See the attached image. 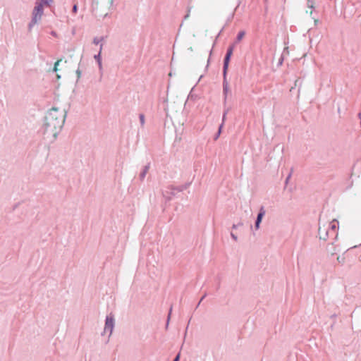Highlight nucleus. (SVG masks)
I'll list each match as a JSON object with an SVG mask.
<instances>
[{
  "instance_id": "1",
  "label": "nucleus",
  "mask_w": 361,
  "mask_h": 361,
  "mask_svg": "<svg viewBox=\"0 0 361 361\" xmlns=\"http://www.w3.org/2000/svg\"><path fill=\"white\" fill-rule=\"evenodd\" d=\"M65 122V113L52 108L45 118L44 130L47 133L56 136Z\"/></svg>"
},
{
  "instance_id": "2",
  "label": "nucleus",
  "mask_w": 361,
  "mask_h": 361,
  "mask_svg": "<svg viewBox=\"0 0 361 361\" xmlns=\"http://www.w3.org/2000/svg\"><path fill=\"white\" fill-rule=\"evenodd\" d=\"M338 222L334 219L330 222L321 225L319 224L318 235L320 240L324 241L335 240L338 236Z\"/></svg>"
},
{
  "instance_id": "3",
  "label": "nucleus",
  "mask_w": 361,
  "mask_h": 361,
  "mask_svg": "<svg viewBox=\"0 0 361 361\" xmlns=\"http://www.w3.org/2000/svg\"><path fill=\"white\" fill-rule=\"evenodd\" d=\"M44 13V7L37 0L35 2V6L32 12V19L30 23L28 24V30L31 31L32 27L37 24L41 19Z\"/></svg>"
},
{
  "instance_id": "4",
  "label": "nucleus",
  "mask_w": 361,
  "mask_h": 361,
  "mask_svg": "<svg viewBox=\"0 0 361 361\" xmlns=\"http://www.w3.org/2000/svg\"><path fill=\"white\" fill-rule=\"evenodd\" d=\"M114 324H115L114 316L112 313H110L109 314H108L106 317L104 331L109 332V336H111L113 332L114 328Z\"/></svg>"
},
{
  "instance_id": "5",
  "label": "nucleus",
  "mask_w": 361,
  "mask_h": 361,
  "mask_svg": "<svg viewBox=\"0 0 361 361\" xmlns=\"http://www.w3.org/2000/svg\"><path fill=\"white\" fill-rule=\"evenodd\" d=\"M223 77H224V80H223V93H224V103H225L226 101L228 94L230 93V88H229L228 82L227 81L226 75L223 76Z\"/></svg>"
},
{
  "instance_id": "6",
  "label": "nucleus",
  "mask_w": 361,
  "mask_h": 361,
  "mask_svg": "<svg viewBox=\"0 0 361 361\" xmlns=\"http://www.w3.org/2000/svg\"><path fill=\"white\" fill-rule=\"evenodd\" d=\"M265 213H266V212H265L264 207H261V208L259 209V212L257 214V219L255 221V227L257 230L259 229V224L262 221L263 216L265 215Z\"/></svg>"
},
{
  "instance_id": "7",
  "label": "nucleus",
  "mask_w": 361,
  "mask_h": 361,
  "mask_svg": "<svg viewBox=\"0 0 361 361\" xmlns=\"http://www.w3.org/2000/svg\"><path fill=\"white\" fill-rule=\"evenodd\" d=\"M326 250L327 252L331 255H336L337 252H338V246L334 245V240H332V242L328 245Z\"/></svg>"
},
{
  "instance_id": "8",
  "label": "nucleus",
  "mask_w": 361,
  "mask_h": 361,
  "mask_svg": "<svg viewBox=\"0 0 361 361\" xmlns=\"http://www.w3.org/2000/svg\"><path fill=\"white\" fill-rule=\"evenodd\" d=\"M103 47V44L100 45L99 51L97 54L94 55V58L97 61L98 63V67L99 71H101L102 70V57H101V52Z\"/></svg>"
},
{
  "instance_id": "9",
  "label": "nucleus",
  "mask_w": 361,
  "mask_h": 361,
  "mask_svg": "<svg viewBox=\"0 0 361 361\" xmlns=\"http://www.w3.org/2000/svg\"><path fill=\"white\" fill-rule=\"evenodd\" d=\"M230 59H231L230 56H226V55L225 56V58L224 60V66H223V76H225L227 74V70H228Z\"/></svg>"
},
{
  "instance_id": "10",
  "label": "nucleus",
  "mask_w": 361,
  "mask_h": 361,
  "mask_svg": "<svg viewBox=\"0 0 361 361\" xmlns=\"http://www.w3.org/2000/svg\"><path fill=\"white\" fill-rule=\"evenodd\" d=\"M149 169V164H148L147 165H146L144 168H143V170L140 173V176H139V178L140 179L141 181H142L145 176H146V174L148 172V170Z\"/></svg>"
},
{
  "instance_id": "11",
  "label": "nucleus",
  "mask_w": 361,
  "mask_h": 361,
  "mask_svg": "<svg viewBox=\"0 0 361 361\" xmlns=\"http://www.w3.org/2000/svg\"><path fill=\"white\" fill-rule=\"evenodd\" d=\"M234 48H235V44H231L228 49H227V51H226V56H231L232 54H233V50H234Z\"/></svg>"
},
{
  "instance_id": "12",
  "label": "nucleus",
  "mask_w": 361,
  "mask_h": 361,
  "mask_svg": "<svg viewBox=\"0 0 361 361\" xmlns=\"http://www.w3.org/2000/svg\"><path fill=\"white\" fill-rule=\"evenodd\" d=\"M39 4L44 7V6H49L52 4L53 0H37Z\"/></svg>"
},
{
  "instance_id": "13",
  "label": "nucleus",
  "mask_w": 361,
  "mask_h": 361,
  "mask_svg": "<svg viewBox=\"0 0 361 361\" xmlns=\"http://www.w3.org/2000/svg\"><path fill=\"white\" fill-rule=\"evenodd\" d=\"M245 35V32L244 30L240 31L236 37V42H239L242 40Z\"/></svg>"
},
{
  "instance_id": "14",
  "label": "nucleus",
  "mask_w": 361,
  "mask_h": 361,
  "mask_svg": "<svg viewBox=\"0 0 361 361\" xmlns=\"http://www.w3.org/2000/svg\"><path fill=\"white\" fill-rule=\"evenodd\" d=\"M139 118H140V122L141 126L144 127L145 123V115L142 114H140L139 115Z\"/></svg>"
},
{
  "instance_id": "15",
  "label": "nucleus",
  "mask_w": 361,
  "mask_h": 361,
  "mask_svg": "<svg viewBox=\"0 0 361 361\" xmlns=\"http://www.w3.org/2000/svg\"><path fill=\"white\" fill-rule=\"evenodd\" d=\"M80 64H79V67H78V68L76 70V74H77V78H77V80H78L80 78L81 75H82V71H80Z\"/></svg>"
},
{
  "instance_id": "16",
  "label": "nucleus",
  "mask_w": 361,
  "mask_h": 361,
  "mask_svg": "<svg viewBox=\"0 0 361 361\" xmlns=\"http://www.w3.org/2000/svg\"><path fill=\"white\" fill-rule=\"evenodd\" d=\"M228 112V109H225L224 111L223 116H222V122L223 123H225V121L226 119V115H227Z\"/></svg>"
},
{
  "instance_id": "17",
  "label": "nucleus",
  "mask_w": 361,
  "mask_h": 361,
  "mask_svg": "<svg viewBox=\"0 0 361 361\" xmlns=\"http://www.w3.org/2000/svg\"><path fill=\"white\" fill-rule=\"evenodd\" d=\"M102 39H99L97 37H94V39H93V43L94 44H98L101 42Z\"/></svg>"
},
{
  "instance_id": "18",
  "label": "nucleus",
  "mask_w": 361,
  "mask_h": 361,
  "mask_svg": "<svg viewBox=\"0 0 361 361\" xmlns=\"http://www.w3.org/2000/svg\"><path fill=\"white\" fill-rule=\"evenodd\" d=\"M61 59L58 60L55 64H54V71H57V66H59V63L61 62Z\"/></svg>"
},
{
  "instance_id": "19",
  "label": "nucleus",
  "mask_w": 361,
  "mask_h": 361,
  "mask_svg": "<svg viewBox=\"0 0 361 361\" xmlns=\"http://www.w3.org/2000/svg\"><path fill=\"white\" fill-rule=\"evenodd\" d=\"M77 11H78V6H77V4H74L73 6L72 12L73 13H76Z\"/></svg>"
},
{
  "instance_id": "20",
  "label": "nucleus",
  "mask_w": 361,
  "mask_h": 361,
  "mask_svg": "<svg viewBox=\"0 0 361 361\" xmlns=\"http://www.w3.org/2000/svg\"><path fill=\"white\" fill-rule=\"evenodd\" d=\"M337 261L339 264H343L344 262V258L343 257H337Z\"/></svg>"
},
{
  "instance_id": "21",
  "label": "nucleus",
  "mask_w": 361,
  "mask_h": 361,
  "mask_svg": "<svg viewBox=\"0 0 361 361\" xmlns=\"http://www.w3.org/2000/svg\"><path fill=\"white\" fill-rule=\"evenodd\" d=\"M171 311H172V307L170 308V310H169V314L168 315V318H167V324H166V326H168L169 324V319H170V317H171Z\"/></svg>"
},
{
  "instance_id": "22",
  "label": "nucleus",
  "mask_w": 361,
  "mask_h": 361,
  "mask_svg": "<svg viewBox=\"0 0 361 361\" xmlns=\"http://www.w3.org/2000/svg\"><path fill=\"white\" fill-rule=\"evenodd\" d=\"M231 238H232L235 241H237L238 238H237V236H236L234 233H231Z\"/></svg>"
},
{
  "instance_id": "23",
  "label": "nucleus",
  "mask_w": 361,
  "mask_h": 361,
  "mask_svg": "<svg viewBox=\"0 0 361 361\" xmlns=\"http://www.w3.org/2000/svg\"><path fill=\"white\" fill-rule=\"evenodd\" d=\"M242 225H243V224H242V223H239V224H233V226H232V228H234V229H235V228H237L238 226H242Z\"/></svg>"
},
{
  "instance_id": "24",
  "label": "nucleus",
  "mask_w": 361,
  "mask_h": 361,
  "mask_svg": "<svg viewBox=\"0 0 361 361\" xmlns=\"http://www.w3.org/2000/svg\"><path fill=\"white\" fill-rule=\"evenodd\" d=\"M212 49H211V50H210V51H209V59H208V60H207V67L209 66V62H210V56L212 55Z\"/></svg>"
},
{
  "instance_id": "25",
  "label": "nucleus",
  "mask_w": 361,
  "mask_h": 361,
  "mask_svg": "<svg viewBox=\"0 0 361 361\" xmlns=\"http://www.w3.org/2000/svg\"><path fill=\"white\" fill-rule=\"evenodd\" d=\"M220 134H221L220 130H218L216 135L214 137V140H217L218 137H219Z\"/></svg>"
},
{
  "instance_id": "26",
  "label": "nucleus",
  "mask_w": 361,
  "mask_h": 361,
  "mask_svg": "<svg viewBox=\"0 0 361 361\" xmlns=\"http://www.w3.org/2000/svg\"><path fill=\"white\" fill-rule=\"evenodd\" d=\"M207 296V294L205 293L203 296H202V298L200 299L199 303L197 304V306L198 307L200 304V302L202 301V300Z\"/></svg>"
},
{
  "instance_id": "27",
  "label": "nucleus",
  "mask_w": 361,
  "mask_h": 361,
  "mask_svg": "<svg viewBox=\"0 0 361 361\" xmlns=\"http://www.w3.org/2000/svg\"><path fill=\"white\" fill-rule=\"evenodd\" d=\"M180 354H178L173 361H179Z\"/></svg>"
},
{
  "instance_id": "28",
  "label": "nucleus",
  "mask_w": 361,
  "mask_h": 361,
  "mask_svg": "<svg viewBox=\"0 0 361 361\" xmlns=\"http://www.w3.org/2000/svg\"><path fill=\"white\" fill-rule=\"evenodd\" d=\"M224 125V123H221V124L219 126V130H220V133H221V129Z\"/></svg>"
},
{
  "instance_id": "29",
  "label": "nucleus",
  "mask_w": 361,
  "mask_h": 361,
  "mask_svg": "<svg viewBox=\"0 0 361 361\" xmlns=\"http://www.w3.org/2000/svg\"><path fill=\"white\" fill-rule=\"evenodd\" d=\"M283 58L281 56V59H279V64H281L283 63Z\"/></svg>"
},
{
  "instance_id": "30",
  "label": "nucleus",
  "mask_w": 361,
  "mask_h": 361,
  "mask_svg": "<svg viewBox=\"0 0 361 361\" xmlns=\"http://www.w3.org/2000/svg\"><path fill=\"white\" fill-rule=\"evenodd\" d=\"M51 34L53 35V36H56V33L54 32V31H52L51 32Z\"/></svg>"
},
{
  "instance_id": "31",
  "label": "nucleus",
  "mask_w": 361,
  "mask_h": 361,
  "mask_svg": "<svg viewBox=\"0 0 361 361\" xmlns=\"http://www.w3.org/2000/svg\"><path fill=\"white\" fill-rule=\"evenodd\" d=\"M357 116H358L360 118H361V112H359V113L357 114Z\"/></svg>"
},
{
  "instance_id": "32",
  "label": "nucleus",
  "mask_w": 361,
  "mask_h": 361,
  "mask_svg": "<svg viewBox=\"0 0 361 361\" xmlns=\"http://www.w3.org/2000/svg\"><path fill=\"white\" fill-rule=\"evenodd\" d=\"M188 50H190V51H193V49H192V47L188 48Z\"/></svg>"
}]
</instances>
